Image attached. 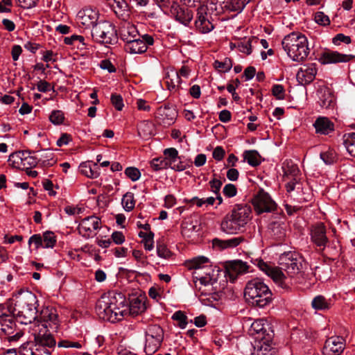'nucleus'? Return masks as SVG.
I'll return each instance as SVG.
<instances>
[{"label": "nucleus", "mask_w": 355, "mask_h": 355, "mask_svg": "<svg viewBox=\"0 0 355 355\" xmlns=\"http://www.w3.org/2000/svg\"><path fill=\"white\" fill-rule=\"evenodd\" d=\"M139 236L142 239V243H144V248L146 250H152L154 248V234L152 232H140Z\"/></svg>", "instance_id": "79ce46f5"}, {"label": "nucleus", "mask_w": 355, "mask_h": 355, "mask_svg": "<svg viewBox=\"0 0 355 355\" xmlns=\"http://www.w3.org/2000/svg\"><path fill=\"white\" fill-rule=\"evenodd\" d=\"M286 174H291L292 176H297L300 173L297 166L292 162L288 163L286 166H284Z\"/></svg>", "instance_id": "774afa93"}, {"label": "nucleus", "mask_w": 355, "mask_h": 355, "mask_svg": "<svg viewBox=\"0 0 355 355\" xmlns=\"http://www.w3.org/2000/svg\"><path fill=\"white\" fill-rule=\"evenodd\" d=\"M101 220L95 216L83 218L78 225L79 234L85 239L93 237L96 234V231L101 228Z\"/></svg>", "instance_id": "4468645a"}, {"label": "nucleus", "mask_w": 355, "mask_h": 355, "mask_svg": "<svg viewBox=\"0 0 355 355\" xmlns=\"http://www.w3.org/2000/svg\"><path fill=\"white\" fill-rule=\"evenodd\" d=\"M43 248H52L56 243V236L52 232H46L42 235Z\"/></svg>", "instance_id": "de8ad7c7"}, {"label": "nucleus", "mask_w": 355, "mask_h": 355, "mask_svg": "<svg viewBox=\"0 0 355 355\" xmlns=\"http://www.w3.org/2000/svg\"><path fill=\"white\" fill-rule=\"evenodd\" d=\"M272 93L279 100L284 98V89L282 85H275L272 88Z\"/></svg>", "instance_id": "338daca9"}, {"label": "nucleus", "mask_w": 355, "mask_h": 355, "mask_svg": "<svg viewBox=\"0 0 355 355\" xmlns=\"http://www.w3.org/2000/svg\"><path fill=\"white\" fill-rule=\"evenodd\" d=\"M252 271L250 266L241 260L229 261L226 265V272L231 282H234L239 275Z\"/></svg>", "instance_id": "6ab92c4d"}, {"label": "nucleus", "mask_w": 355, "mask_h": 355, "mask_svg": "<svg viewBox=\"0 0 355 355\" xmlns=\"http://www.w3.org/2000/svg\"><path fill=\"white\" fill-rule=\"evenodd\" d=\"M244 159L252 166H257L261 164V156L256 150L245 151Z\"/></svg>", "instance_id": "a19ab883"}, {"label": "nucleus", "mask_w": 355, "mask_h": 355, "mask_svg": "<svg viewBox=\"0 0 355 355\" xmlns=\"http://www.w3.org/2000/svg\"><path fill=\"white\" fill-rule=\"evenodd\" d=\"M8 162L13 167L22 170H28L39 164L38 158L32 155L31 151L28 150L19 151L11 154Z\"/></svg>", "instance_id": "1a4fd4ad"}, {"label": "nucleus", "mask_w": 355, "mask_h": 355, "mask_svg": "<svg viewBox=\"0 0 355 355\" xmlns=\"http://www.w3.org/2000/svg\"><path fill=\"white\" fill-rule=\"evenodd\" d=\"M165 82L167 86V88L171 92L182 89L181 85L182 83V80L177 73V71L171 70L168 72L165 77Z\"/></svg>", "instance_id": "e433bc0d"}, {"label": "nucleus", "mask_w": 355, "mask_h": 355, "mask_svg": "<svg viewBox=\"0 0 355 355\" xmlns=\"http://www.w3.org/2000/svg\"><path fill=\"white\" fill-rule=\"evenodd\" d=\"M33 335L37 347L40 349H45L44 347H52L55 345V340L47 329L35 327L33 329Z\"/></svg>", "instance_id": "aec40b11"}, {"label": "nucleus", "mask_w": 355, "mask_h": 355, "mask_svg": "<svg viewBox=\"0 0 355 355\" xmlns=\"http://www.w3.org/2000/svg\"><path fill=\"white\" fill-rule=\"evenodd\" d=\"M272 338L273 334H268L264 339L255 340L251 355H276L277 350L273 346Z\"/></svg>", "instance_id": "f3484780"}, {"label": "nucleus", "mask_w": 355, "mask_h": 355, "mask_svg": "<svg viewBox=\"0 0 355 355\" xmlns=\"http://www.w3.org/2000/svg\"><path fill=\"white\" fill-rule=\"evenodd\" d=\"M125 302V297L121 293L111 292L105 294L97 301L96 312L98 317L105 320L117 306Z\"/></svg>", "instance_id": "423d86ee"}, {"label": "nucleus", "mask_w": 355, "mask_h": 355, "mask_svg": "<svg viewBox=\"0 0 355 355\" xmlns=\"http://www.w3.org/2000/svg\"><path fill=\"white\" fill-rule=\"evenodd\" d=\"M254 210L258 214L275 210L276 203L263 189H260L252 199Z\"/></svg>", "instance_id": "9b49d317"}, {"label": "nucleus", "mask_w": 355, "mask_h": 355, "mask_svg": "<svg viewBox=\"0 0 355 355\" xmlns=\"http://www.w3.org/2000/svg\"><path fill=\"white\" fill-rule=\"evenodd\" d=\"M93 40L101 44H112L117 39L115 26L108 21H101L92 29Z\"/></svg>", "instance_id": "0eeeda50"}, {"label": "nucleus", "mask_w": 355, "mask_h": 355, "mask_svg": "<svg viewBox=\"0 0 355 355\" xmlns=\"http://www.w3.org/2000/svg\"><path fill=\"white\" fill-rule=\"evenodd\" d=\"M271 235L276 239L279 240L284 236V231L278 222L272 223L270 225Z\"/></svg>", "instance_id": "864d4df0"}, {"label": "nucleus", "mask_w": 355, "mask_h": 355, "mask_svg": "<svg viewBox=\"0 0 355 355\" xmlns=\"http://www.w3.org/2000/svg\"><path fill=\"white\" fill-rule=\"evenodd\" d=\"M208 9L210 8L205 5L200 6L197 9L195 26L200 33L203 34L208 33L214 28L207 14Z\"/></svg>", "instance_id": "dca6fc26"}, {"label": "nucleus", "mask_w": 355, "mask_h": 355, "mask_svg": "<svg viewBox=\"0 0 355 355\" xmlns=\"http://www.w3.org/2000/svg\"><path fill=\"white\" fill-rule=\"evenodd\" d=\"M98 12L90 8L80 10L76 17L77 23L85 28H93L98 24Z\"/></svg>", "instance_id": "a211bd4d"}, {"label": "nucleus", "mask_w": 355, "mask_h": 355, "mask_svg": "<svg viewBox=\"0 0 355 355\" xmlns=\"http://www.w3.org/2000/svg\"><path fill=\"white\" fill-rule=\"evenodd\" d=\"M58 314L57 310L53 306L44 307L37 315V321L34 323L35 327L56 329L58 326Z\"/></svg>", "instance_id": "9d476101"}, {"label": "nucleus", "mask_w": 355, "mask_h": 355, "mask_svg": "<svg viewBox=\"0 0 355 355\" xmlns=\"http://www.w3.org/2000/svg\"><path fill=\"white\" fill-rule=\"evenodd\" d=\"M317 73L315 64H310L301 67L297 73V79L302 85L311 83Z\"/></svg>", "instance_id": "a878e982"}, {"label": "nucleus", "mask_w": 355, "mask_h": 355, "mask_svg": "<svg viewBox=\"0 0 355 355\" xmlns=\"http://www.w3.org/2000/svg\"><path fill=\"white\" fill-rule=\"evenodd\" d=\"M315 21L322 26H327L330 24L329 18L323 12H317L314 16Z\"/></svg>", "instance_id": "052dcab7"}, {"label": "nucleus", "mask_w": 355, "mask_h": 355, "mask_svg": "<svg viewBox=\"0 0 355 355\" xmlns=\"http://www.w3.org/2000/svg\"><path fill=\"white\" fill-rule=\"evenodd\" d=\"M146 309L144 297H134L128 304V315L133 317L144 312Z\"/></svg>", "instance_id": "72a5a7b5"}, {"label": "nucleus", "mask_w": 355, "mask_h": 355, "mask_svg": "<svg viewBox=\"0 0 355 355\" xmlns=\"http://www.w3.org/2000/svg\"><path fill=\"white\" fill-rule=\"evenodd\" d=\"M189 6H180L177 2L173 1L171 6L170 13L175 19L188 26L193 18V12Z\"/></svg>", "instance_id": "2eb2a0df"}, {"label": "nucleus", "mask_w": 355, "mask_h": 355, "mask_svg": "<svg viewBox=\"0 0 355 355\" xmlns=\"http://www.w3.org/2000/svg\"><path fill=\"white\" fill-rule=\"evenodd\" d=\"M3 322L0 324V330L4 332L6 335H10L12 333V330L15 323L12 318L6 314V318H3Z\"/></svg>", "instance_id": "09e8293b"}, {"label": "nucleus", "mask_w": 355, "mask_h": 355, "mask_svg": "<svg viewBox=\"0 0 355 355\" xmlns=\"http://www.w3.org/2000/svg\"><path fill=\"white\" fill-rule=\"evenodd\" d=\"M28 243L29 246L31 244H34L37 250L40 248H43L42 236L40 234H33L29 238Z\"/></svg>", "instance_id": "e2e57ef3"}, {"label": "nucleus", "mask_w": 355, "mask_h": 355, "mask_svg": "<svg viewBox=\"0 0 355 355\" xmlns=\"http://www.w3.org/2000/svg\"><path fill=\"white\" fill-rule=\"evenodd\" d=\"M121 205L126 211H132L135 206L134 193L131 192H127L125 194H124L121 199Z\"/></svg>", "instance_id": "37998d69"}, {"label": "nucleus", "mask_w": 355, "mask_h": 355, "mask_svg": "<svg viewBox=\"0 0 355 355\" xmlns=\"http://www.w3.org/2000/svg\"><path fill=\"white\" fill-rule=\"evenodd\" d=\"M189 269H194L193 277L195 286L202 295H207L212 291L213 284L216 282L215 270L209 264V259L205 257L193 258L188 263Z\"/></svg>", "instance_id": "f03ea898"}, {"label": "nucleus", "mask_w": 355, "mask_h": 355, "mask_svg": "<svg viewBox=\"0 0 355 355\" xmlns=\"http://www.w3.org/2000/svg\"><path fill=\"white\" fill-rule=\"evenodd\" d=\"M313 126L315 128L316 132L321 135H327L334 130V123L325 116L318 117L313 123Z\"/></svg>", "instance_id": "2f4dec72"}, {"label": "nucleus", "mask_w": 355, "mask_h": 355, "mask_svg": "<svg viewBox=\"0 0 355 355\" xmlns=\"http://www.w3.org/2000/svg\"><path fill=\"white\" fill-rule=\"evenodd\" d=\"M320 158L325 164H331L336 160V154L334 150H328L320 153Z\"/></svg>", "instance_id": "6e6d98bb"}, {"label": "nucleus", "mask_w": 355, "mask_h": 355, "mask_svg": "<svg viewBox=\"0 0 355 355\" xmlns=\"http://www.w3.org/2000/svg\"><path fill=\"white\" fill-rule=\"evenodd\" d=\"M119 35L121 39L125 42V44L140 35L137 27L128 21H123L121 24Z\"/></svg>", "instance_id": "bb28decb"}, {"label": "nucleus", "mask_w": 355, "mask_h": 355, "mask_svg": "<svg viewBox=\"0 0 355 355\" xmlns=\"http://www.w3.org/2000/svg\"><path fill=\"white\" fill-rule=\"evenodd\" d=\"M113 9L115 15L121 20L126 21L130 18V10L125 0H114Z\"/></svg>", "instance_id": "473e14b6"}, {"label": "nucleus", "mask_w": 355, "mask_h": 355, "mask_svg": "<svg viewBox=\"0 0 355 355\" xmlns=\"http://www.w3.org/2000/svg\"><path fill=\"white\" fill-rule=\"evenodd\" d=\"M156 250H157V256L160 258L166 259H169L172 256L171 252L162 243H157Z\"/></svg>", "instance_id": "5fc2aeb1"}, {"label": "nucleus", "mask_w": 355, "mask_h": 355, "mask_svg": "<svg viewBox=\"0 0 355 355\" xmlns=\"http://www.w3.org/2000/svg\"><path fill=\"white\" fill-rule=\"evenodd\" d=\"M128 304L125 302L122 303L120 306H117L113 311V313H110L105 321L110 322H116L121 320L125 315H128Z\"/></svg>", "instance_id": "58836bf2"}, {"label": "nucleus", "mask_w": 355, "mask_h": 355, "mask_svg": "<svg viewBox=\"0 0 355 355\" xmlns=\"http://www.w3.org/2000/svg\"><path fill=\"white\" fill-rule=\"evenodd\" d=\"M40 157L38 159L39 164L44 167L51 166L55 161L53 159V154L46 150L41 152Z\"/></svg>", "instance_id": "a18cd8bd"}, {"label": "nucleus", "mask_w": 355, "mask_h": 355, "mask_svg": "<svg viewBox=\"0 0 355 355\" xmlns=\"http://www.w3.org/2000/svg\"><path fill=\"white\" fill-rule=\"evenodd\" d=\"M282 45L288 56L295 62L305 60L310 53L307 37L299 32H293L286 35Z\"/></svg>", "instance_id": "20e7f679"}, {"label": "nucleus", "mask_w": 355, "mask_h": 355, "mask_svg": "<svg viewBox=\"0 0 355 355\" xmlns=\"http://www.w3.org/2000/svg\"><path fill=\"white\" fill-rule=\"evenodd\" d=\"M312 307L315 310H325L329 308V303L322 295L315 297L311 302Z\"/></svg>", "instance_id": "c03bdc74"}, {"label": "nucleus", "mask_w": 355, "mask_h": 355, "mask_svg": "<svg viewBox=\"0 0 355 355\" xmlns=\"http://www.w3.org/2000/svg\"><path fill=\"white\" fill-rule=\"evenodd\" d=\"M214 67L222 73L227 72L232 67V62L231 59L226 58L223 61H215Z\"/></svg>", "instance_id": "3c124183"}, {"label": "nucleus", "mask_w": 355, "mask_h": 355, "mask_svg": "<svg viewBox=\"0 0 355 355\" xmlns=\"http://www.w3.org/2000/svg\"><path fill=\"white\" fill-rule=\"evenodd\" d=\"M150 166L155 171L170 168L166 159L162 157L154 158L150 162Z\"/></svg>", "instance_id": "8fccbe9b"}, {"label": "nucleus", "mask_w": 355, "mask_h": 355, "mask_svg": "<svg viewBox=\"0 0 355 355\" xmlns=\"http://www.w3.org/2000/svg\"><path fill=\"white\" fill-rule=\"evenodd\" d=\"M327 230L322 223H318L313 225L311 228V241L318 247L324 249L329 241L327 236Z\"/></svg>", "instance_id": "5701e85b"}, {"label": "nucleus", "mask_w": 355, "mask_h": 355, "mask_svg": "<svg viewBox=\"0 0 355 355\" xmlns=\"http://www.w3.org/2000/svg\"><path fill=\"white\" fill-rule=\"evenodd\" d=\"M319 103L323 108L330 107L334 103V97L327 87H321L318 90Z\"/></svg>", "instance_id": "c9c22d12"}, {"label": "nucleus", "mask_w": 355, "mask_h": 355, "mask_svg": "<svg viewBox=\"0 0 355 355\" xmlns=\"http://www.w3.org/2000/svg\"><path fill=\"white\" fill-rule=\"evenodd\" d=\"M181 229L183 236L191 238L200 230V225L197 221L195 224L193 222H184L182 224Z\"/></svg>", "instance_id": "ea45409f"}, {"label": "nucleus", "mask_w": 355, "mask_h": 355, "mask_svg": "<svg viewBox=\"0 0 355 355\" xmlns=\"http://www.w3.org/2000/svg\"><path fill=\"white\" fill-rule=\"evenodd\" d=\"M251 331L255 340L264 339L268 334H273L267 322L262 319L257 320L252 324Z\"/></svg>", "instance_id": "cd10ccee"}, {"label": "nucleus", "mask_w": 355, "mask_h": 355, "mask_svg": "<svg viewBox=\"0 0 355 355\" xmlns=\"http://www.w3.org/2000/svg\"><path fill=\"white\" fill-rule=\"evenodd\" d=\"M345 339L341 336L329 338L323 348L324 355H340L345 349Z\"/></svg>", "instance_id": "4be33fe9"}, {"label": "nucleus", "mask_w": 355, "mask_h": 355, "mask_svg": "<svg viewBox=\"0 0 355 355\" xmlns=\"http://www.w3.org/2000/svg\"><path fill=\"white\" fill-rule=\"evenodd\" d=\"M19 355H51L50 352L46 349H40L37 345L33 346L28 343L21 345L19 349Z\"/></svg>", "instance_id": "f704fd0d"}, {"label": "nucleus", "mask_w": 355, "mask_h": 355, "mask_svg": "<svg viewBox=\"0 0 355 355\" xmlns=\"http://www.w3.org/2000/svg\"><path fill=\"white\" fill-rule=\"evenodd\" d=\"M125 174L133 182L138 180L141 177L140 171L135 167L126 168Z\"/></svg>", "instance_id": "13d9d810"}, {"label": "nucleus", "mask_w": 355, "mask_h": 355, "mask_svg": "<svg viewBox=\"0 0 355 355\" xmlns=\"http://www.w3.org/2000/svg\"><path fill=\"white\" fill-rule=\"evenodd\" d=\"M352 40L350 37L345 35L343 33L336 35L332 39L333 44L336 46L340 45L342 42L348 44H350Z\"/></svg>", "instance_id": "0e129e2a"}, {"label": "nucleus", "mask_w": 355, "mask_h": 355, "mask_svg": "<svg viewBox=\"0 0 355 355\" xmlns=\"http://www.w3.org/2000/svg\"><path fill=\"white\" fill-rule=\"evenodd\" d=\"M176 116L175 110L169 107H159L156 114L157 119L164 125L173 124L175 122Z\"/></svg>", "instance_id": "c85d7f7f"}, {"label": "nucleus", "mask_w": 355, "mask_h": 355, "mask_svg": "<svg viewBox=\"0 0 355 355\" xmlns=\"http://www.w3.org/2000/svg\"><path fill=\"white\" fill-rule=\"evenodd\" d=\"M111 103L116 110L121 111L122 110L124 104L123 100L121 95L113 94L111 96Z\"/></svg>", "instance_id": "680f3d73"}, {"label": "nucleus", "mask_w": 355, "mask_h": 355, "mask_svg": "<svg viewBox=\"0 0 355 355\" xmlns=\"http://www.w3.org/2000/svg\"><path fill=\"white\" fill-rule=\"evenodd\" d=\"M252 218L251 207L247 205H236L222 220L220 230L229 234L241 231Z\"/></svg>", "instance_id": "7ed1b4c3"}, {"label": "nucleus", "mask_w": 355, "mask_h": 355, "mask_svg": "<svg viewBox=\"0 0 355 355\" xmlns=\"http://www.w3.org/2000/svg\"><path fill=\"white\" fill-rule=\"evenodd\" d=\"M355 56L350 54H343L336 51L326 50L320 58V62L322 64L347 62Z\"/></svg>", "instance_id": "412c9836"}, {"label": "nucleus", "mask_w": 355, "mask_h": 355, "mask_svg": "<svg viewBox=\"0 0 355 355\" xmlns=\"http://www.w3.org/2000/svg\"><path fill=\"white\" fill-rule=\"evenodd\" d=\"M223 192L227 198H232L236 195L237 189L234 184H227L224 187Z\"/></svg>", "instance_id": "69168bd1"}, {"label": "nucleus", "mask_w": 355, "mask_h": 355, "mask_svg": "<svg viewBox=\"0 0 355 355\" xmlns=\"http://www.w3.org/2000/svg\"><path fill=\"white\" fill-rule=\"evenodd\" d=\"M286 191L288 193H290V196L293 198L297 201L301 202L304 201H308L307 196H302L300 193L303 192V188L302 187V184L297 182L295 179H293L292 181L288 182L286 185Z\"/></svg>", "instance_id": "7c9ffc66"}, {"label": "nucleus", "mask_w": 355, "mask_h": 355, "mask_svg": "<svg viewBox=\"0 0 355 355\" xmlns=\"http://www.w3.org/2000/svg\"><path fill=\"white\" fill-rule=\"evenodd\" d=\"M37 308L23 309L14 306L12 313L20 323L27 324L37 321Z\"/></svg>", "instance_id": "393cba45"}, {"label": "nucleus", "mask_w": 355, "mask_h": 355, "mask_svg": "<svg viewBox=\"0 0 355 355\" xmlns=\"http://www.w3.org/2000/svg\"><path fill=\"white\" fill-rule=\"evenodd\" d=\"M64 119V114L61 110H53L49 116L50 121L55 125L61 124Z\"/></svg>", "instance_id": "4d7b16f0"}, {"label": "nucleus", "mask_w": 355, "mask_h": 355, "mask_svg": "<svg viewBox=\"0 0 355 355\" xmlns=\"http://www.w3.org/2000/svg\"><path fill=\"white\" fill-rule=\"evenodd\" d=\"M216 201L214 197H208L199 198L198 197H193L191 200H188L189 203L196 204L197 207H202L203 206L208 207L213 205Z\"/></svg>", "instance_id": "49530a36"}, {"label": "nucleus", "mask_w": 355, "mask_h": 355, "mask_svg": "<svg viewBox=\"0 0 355 355\" xmlns=\"http://www.w3.org/2000/svg\"><path fill=\"white\" fill-rule=\"evenodd\" d=\"M14 305L21 309L37 308V299L33 293L28 291H23L15 297Z\"/></svg>", "instance_id": "b1692460"}, {"label": "nucleus", "mask_w": 355, "mask_h": 355, "mask_svg": "<svg viewBox=\"0 0 355 355\" xmlns=\"http://www.w3.org/2000/svg\"><path fill=\"white\" fill-rule=\"evenodd\" d=\"M155 40L148 34L139 35L125 44V49L131 54H141L147 51L148 46L153 45Z\"/></svg>", "instance_id": "ddd939ff"}, {"label": "nucleus", "mask_w": 355, "mask_h": 355, "mask_svg": "<svg viewBox=\"0 0 355 355\" xmlns=\"http://www.w3.org/2000/svg\"><path fill=\"white\" fill-rule=\"evenodd\" d=\"M245 0H210V10H214L216 15L225 11L241 12L245 6Z\"/></svg>", "instance_id": "f8f14e48"}, {"label": "nucleus", "mask_w": 355, "mask_h": 355, "mask_svg": "<svg viewBox=\"0 0 355 355\" xmlns=\"http://www.w3.org/2000/svg\"><path fill=\"white\" fill-rule=\"evenodd\" d=\"M280 261V268L268 265L262 260L258 261L257 266L279 287L288 291L293 285V277L300 272L302 264L290 254L282 257Z\"/></svg>", "instance_id": "f257e3e1"}, {"label": "nucleus", "mask_w": 355, "mask_h": 355, "mask_svg": "<svg viewBox=\"0 0 355 355\" xmlns=\"http://www.w3.org/2000/svg\"><path fill=\"white\" fill-rule=\"evenodd\" d=\"M164 158L170 168L175 171H183L184 166L178 161V151L174 148H166L164 150Z\"/></svg>", "instance_id": "c756f323"}, {"label": "nucleus", "mask_w": 355, "mask_h": 355, "mask_svg": "<svg viewBox=\"0 0 355 355\" xmlns=\"http://www.w3.org/2000/svg\"><path fill=\"white\" fill-rule=\"evenodd\" d=\"M164 338V331L157 324L150 325L146 331L144 351L146 354H153L161 346Z\"/></svg>", "instance_id": "6e6552de"}, {"label": "nucleus", "mask_w": 355, "mask_h": 355, "mask_svg": "<svg viewBox=\"0 0 355 355\" xmlns=\"http://www.w3.org/2000/svg\"><path fill=\"white\" fill-rule=\"evenodd\" d=\"M244 295L247 301L254 306L263 308L272 302V292L260 279L249 281L245 288Z\"/></svg>", "instance_id": "39448f33"}, {"label": "nucleus", "mask_w": 355, "mask_h": 355, "mask_svg": "<svg viewBox=\"0 0 355 355\" xmlns=\"http://www.w3.org/2000/svg\"><path fill=\"white\" fill-rule=\"evenodd\" d=\"M172 318L174 320L178 321L179 327L182 329H184L187 324V316L184 314L183 312L178 311L173 313Z\"/></svg>", "instance_id": "bf43d9fd"}, {"label": "nucleus", "mask_w": 355, "mask_h": 355, "mask_svg": "<svg viewBox=\"0 0 355 355\" xmlns=\"http://www.w3.org/2000/svg\"><path fill=\"white\" fill-rule=\"evenodd\" d=\"M347 152L355 157V132L349 134L344 141Z\"/></svg>", "instance_id": "603ef678"}, {"label": "nucleus", "mask_w": 355, "mask_h": 355, "mask_svg": "<svg viewBox=\"0 0 355 355\" xmlns=\"http://www.w3.org/2000/svg\"><path fill=\"white\" fill-rule=\"evenodd\" d=\"M244 241L245 239L243 236L233 237L225 240L215 239L213 241V244L220 249L234 248L239 245Z\"/></svg>", "instance_id": "4c0bfd02"}]
</instances>
